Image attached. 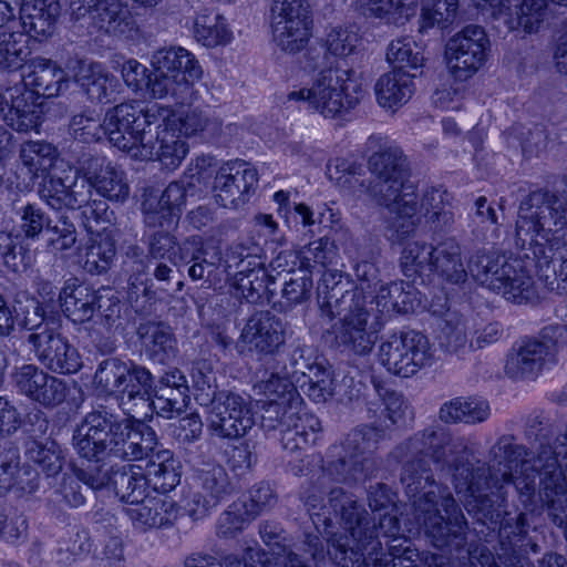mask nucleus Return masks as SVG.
Returning <instances> with one entry per match:
<instances>
[{
    "label": "nucleus",
    "mask_w": 567,
    "mask_h": 567,
    "mask_svg": "<svg viewBox=\"0 0 567 567\" xmlns=\"http://www.w3.org/2000/svg\"><path fill=\"white\" fill-rule=\"evenodd\" d=\"M465 450L462 439L434 424L415 432L390 453L402 464L401 483L413 499L414 520L437 548L463 547L467 522L449 488L435 482L430 460L452 471L455 492L464 496L467 512L483 524H496L501 517L499 501H504L505 484H514L526 511L533 513L538 508L529 452L513 435L497 439L488 452V464L460 456Z\"/></svg>",
    "instance_id": "1"
},
{
    "label": "nucleus",
    "mask_w": 567,
    "mask_h": 567,
    "mask_svg": "<svg viewBox=\"0 0 567 567\" xmlns=\"http://www.w3.org/2000/svg\"><path fill=\"white\" fill-rule=\"evenodd\" d=\"M518 249L517 256L477 251L468 262L471 275L482 286L516 303L536 297L534 275L549 291L567 296L566 241L534 240L526 248Z\"/></svg>",
    "instance_id": "2"
},
{
    "label": "nucleus",
    "mask_w": 567,
    "mask_h": 567,
    "mask_svg": "<svg viewBox=\"0 0 567 567\" xmlns=\"http://www.w3.org/2000/svg\"><path fill=\"white\" fill-rule=\"evenodd\" d=\"M382 142L383 137L378 135L368 140V147L379 151L368 159L372 181L365 190L372 200L388 209V227L396 240H402L415 231L420 221L417 187L409 179V163L401 147Z\"/></svg>",
    "instance_id": "3"
},
{
    "label": "nucleus",
    "mask_w": 567,
    "mask_h": 567,
    "mask_svg": "<svg viewBox=\"0 0 567 567\" xmlns=\"http://www.w3.org/2000/svg\"><path fill=\"white\" fill-rule=\"evenodd\" d=\"M329 506L340 518L344 534L327 530L330 547L328 554L337 567H404L403 561L392 564L385 554L379 555L381 543L375 536V526L371 525L367 509L342 487L328 491ZM405 567H417L409 563Z\"/></svg>",
    "instance_id": "4"
},
{
    "label": "nucleus",
    "mask_w": 567,
    "mask_h": 567,
    "mask_svg": "<svg viewBox=\"0 0 567 567\" xmlns=\"http://www.w3.org/2000/svg\"><path fill=\"white\" fill-rule=\"evenodd\" d=\"M361 73L341 64L320 70L308 89L292 91L288 101H302L326 118H334L354 109L365 96Z\"/></svg>",
    "instance_id": "5"
},
{
    "label": "nucleus",
    "mask_w": 567,
    "mask_h": 567,
    "mask_svg": "<svg viewBox=\"0 0 567 567\" xmlns=\"http://www.w3.org/2000/svg\"><path fill=\"white\" fill-rule=\"evenodd\" d=\"M171 116L173 110L158 103H122L106 112L104 128L110 142L133 157L135 148L152 133V126L161 128V122L169 121Z\"/></svg>",
    "instance_id": "6"
},
{
    "label": "nucleus",
    "mask_w": 567,
    "mask_h": 567,
    "mask_svg": "<svg viewBox=\"0 0 567 567\" xmlns=\"http://www.w3.org/2000/svg\"><path fill=\"white\" fill-rule=\"evenodd\" d=\"M551 225L559 229L567 226V193H530L519 206L515 230L516 248H526L534 240L561 239L553 234Z\"/></svg>",
    "instance_id": "7"
},
{
    "label": "nucleus",
    "mask_w": 567,
    "mask_h": 567,
    "mask_svg": "<svg viewBox=\"0 0 567 567\" xmlns=\"http://www.w3.org/2000/svg\"><path fill=\"white\" fill-rule=\"evenodd\" d=\"M195 400L207 408L208 430L220 439H239L255 424L250 402L238 393L196 382Z\"/></svg>",
    "instance_id": "8"
},
{
    "label": "nucleus",
    "mask_w": 567,
    "mask_h": 567,
    "mask_svg": "<svg viewBox=\"0 0 567 567\" xmlns=\"http://www.w3.org/2000/svg\"><path fill=\"white\" fill-rule=\"evenodd\" d=\"M210 159L197 158L195 172L190 168L189 173L169 183L156 203L151 199L143 203L144 223L147 228L173 227L177 224L186 199L203 193L202 169L210 165Z\"/></svg>",
    "instance_id": "9"
},
{
    "label": "nucleus",
    "mask_w": 567,
    "mask_h": 567,
    "mask_svg": "<svg viewBox=\"0 0 567 567\" xmlns=\"http://www.w3.org/2000/svg\"><path fill=\"white\" fill-rule=\"evenodd\" d=\"M301 404L267 400L261 414L265 431L280 430L285 450L293 452L313 444L321 430L319 419L312 414H300Z\"/></svg>",
    "instance_id": "10"
},
{
    "label": "nucleus",
    "mask_w": 567,
    "mask_h": 567,
    "mask_svg": "<svg viewBox=\"0 0 567 567\" xmlns=\"http://www.w3.org/2000/svg\"><path fill=\"white\" fill-rule=\"evenodd\" d=\"M76 477L92 491L104 487L113 489L120 501L133 504L142 501L148 494L151 483L147 474L138 465L112 466L110 470L103 465H73Z\"/></svg>",
    "instance_id": "11"
},
{
    "label": "nucleus",
    "mask_w": 567,
    "mask_h": 567,
    "mask_svg": "<svg viewBox=\"0 0 567 567\" xmlns=\"http://www.w3.org/2000/svg\"><path fill=\"white\" fill-rule=\"evenodd\" d=\"M379 357L389 372L409 378L433 363L434 349L426 336L410 330L393 333L383 341Z\"/></svg>",
    "instance_id": "12"
},
{
    "label": "nucleus",
    "mask_w": 567,
    "mask_h": 567,
    "mask_svg": "<svg viewBox=\"0 0 567 567\" xmlns=\"http://www.w3.org/2000/svg\"><path fill=\"white\" fill-rule=\"evenodd\" d=\"M329 453L336 460L329 461L322 467V474L318 478L319 495L307 494L305 496V504L310 512L315 525L321 520V514L313 511L320 507L322 494L326 493L330 482L354 485L365 482L377 471L373 457H352L341 452L337 445L330 447Z\"/></svg>",
    "instance_id": "13"
},
{
    "label": "nucleus",
    "mask_w": 567,
    "mask_h": 567,
    "mask_svg": "<svg viewBox=\"0 0 567 567\" xmlns=\"http://www.w3.org/2000/svg\"><path fill=\"white\" fill-rule=\"evenodd\" d=\"M491 42L485 30L476 24L464 27L446 43V59L455 79L466 80L487 61Z\"/></svg>",
    "instance_id": "14"
},
{
    "label": "nucleus",
    "mask_w": 567,
    "mask_h": 567,
    "mask_svg": "<svg viewBox=\"0 0 567 567\" xmlns=\"http://www.w3.org/2000/svg\"><path fill=\"white\" fill-rule=\"evenodd\" d=\"M310 4L307 0H274L271 29L276 44L284 51L302 50L310 37Z\"/></svg>",
    "instance_id": "15"
},
{
    "label": "nucleus",
    "mask_w": 567,
    "mask_h": 567,
    "mask_svg": "<svg viewBox=\"0 0 567 567\" xmlns=\"http://www.w3.org/2000/svg\"><path fill=\"white\" fill-rule=\"evenodd\" d=\"M257 245L246 247L233 246L226 257V269L236 268L231 286L249 303L262 301L268 290L269 277L262 267Z\"/></svg>",
    "instance_id": "16"
},
{
    "label": "nucleus",
    "mask_w": 567,
    "mask_h": 567,
    "mask_svg": "<svg viewBox=\"0 0 567 567\" xmlns=\"http://www.w3.org/2000/svg\"><path fill=\"white\" fill-rule=\"evenodd\" d=\"M564 333L565 329L560 326L544 328L543 340H527L508 355L505 373L515 380L535 378L545 364L555 361L557 338Z\"/></svg>",
    "instance_id": "17"
},
{
    "label": "nucleus",
    "mask_w": 567,
    "mask_h": 567,
    "mask_svg": "<svg viewBox=\"0 0 567 567\" xmlns=\"http://www.w3.org/2000/svg\"><path fill=\"white\" fill-rule=\"evenodd\" d=\"M10 377L18 393L44 408L60 405L69 392L65 380L49 374L33 363L14 367Z\"/></svg>",
    "instance_id": "18"
},
{
    "label": "nucleus",
    "mask_w": 567,
    "mask_h": 567,
    "mask_svg": "<svg viewBox=\"0 0 567 567\" xmlns=\"http://www.w3.org/2000/svg\"><path fill=\"white\" fill-rule=\"evenodd\" d=\"M257 184L258 174L255 167L244 161L228 162L216 173L214 196L220 206L237 209L249 200Z\"/></svg>",
    "instance_id": "19"
},
{
    "label": "nucleus",
    "mask_w": 567,
    "mask_h": 567,
    "mask_svg": "<svg viewBox=\"0 0 567 567\" xmlns=\"http://www.w3.org/2000/svg\"><path fill=\"white\" fill-rule=\"evenodd\" d=\"M285 326L270 311H257L246 321L236 342L240 354H274L285 344Z\"/></svg>",
    "instance_id": "20"
},
{
    "label": "nucleus",
    "mask_w": 567,
    "mask_h": 567,
    "mask_svg": "<svg viewBox=\"0 0 567 567\" xmlns=\"http://www.w3.org/2000/svg\"><path fill=\"white\" fill-rule=\"evenodd\" d=\"M28 342L32 346L37 360L53 373L73 374L82 368L78 349L53 329L45 328L30 333Z\"/></svg>",
    "instance_id": "21"
},
{
    "label": "nucleus",
    "mask_w": 567,
    "mask_h": 567,
    "mask_svg": "<svg viewBox=\"0 0 567 567\" xmlns=\"http://www.w3.org/2000/svg\"><path fill=\"white\" fill-rule=\"evenodd\" d=\"M80 169L83 173V181L90 185L97 195L116 203H123L130 194V186L123 169L96 155H84L80 161Z\"/></svg>",
    "instance_id": "22"
},
{
    "label": "nucleus",
    "mask_w": 567,
    "mask_h": 567,
    "mask_svg": "<svg viewBox=\"0 0 567 567\" xmlns=\"http://www.w3.org/2000/svg\"><path fill=\"white\" fill-rule=\"evenodd\" d=\"M369 312L364 309V300L347 308L339 324H336V342L344 351L355 355L369 354L377 340L378 333L368 326Z\"/></svg>",
    "instance_id": "23"
},
{
    "label": "nucleus",
    "mask_w": 567,
    "mask_h": 567,
    "mask_svg": "<svg viewBox=\"0 0 567 567\" xmlns=\"http://www.w3.org/2000/svg\"><path fill=\"white\" fill-rule=\"evenodd\" d=\"M175 122L174 114L169 121L161 122V128H155V133L147 135L144 144L135 148L133 158L156 159L169 169L178 167L188 153V145L171 126Z\"/></svg>",
    "instance_id": "24"
},
{
    "label": "nucleus",
    "mask_w": 567,
    "mask_h": 567,
    "mask_svg": "<svg viewBox=\"0 0 567 567\" xmlns=\"http://www.w3.org/2000/svg\"><path fill=\"white\" fill-rule=\"evenodd\" d=\"M37 193L52 209H80L90 199V185L78 176L48 173L38 184Z\"/></svg>",
    "instance_id": "25"
},
{
    "label": "nucleus",
    "mask_w": 567,
    "mask_h": 567,
    "mask_svg": "<svg viewBox=\"0 0 567 567\" xmlns=\"http://www.w3.org/2000/svg\"><path fill=\"white\" fill-rule=\"evenodd\" d=\"M11 104H8L6 96L0 95V113L2 120L12 130L27 133L37 131L41 124L43 114L41 102L27 89L10 90Z\"/></svg>",
    "instance_id": "26"
},
{
    "label": "nucleus",
    "mask_w": 567,
    "mask_h": 567,
    "mask_svg": "<svg viewBox=\"0 0 567 567\" xmlns=\"http://www.w3.org/2000/svg\"><path fill=\"white\" fill-rule=\"evenodd\" d=\"M349 281L337 270H326L318 284V303L322 316L329 320L341 316L348 307L353 306L360 298L364 300L358 290L348 289Z\"/></svg>",
    "instance_id": "27"
},
{
    "label": "nucleus",
    "mask_w": 567,
    "mask_h": 567,
    "mask_svg": "<svg viewBox=\"0 0 567 567\" xmlns=\"http://www.w3.org/2000/svg\"><path fill=\"white\" fill-rule=\"evenodd\" d=\"M135 528L147 530L171 525L177 518L176 503L165 495L150 496L124 508Z\"/></svg>",
    "instance_id": "28"
},
{
    "label": "nucleus",
    "mask_w": 567,
    "mask_h": 567,
    "mask_svg": "<svg viewBox=\"0 0 567 567\" xmlns=\"http://www.w3.org/2000/svg\"><path fill=\"white\" fill-rule=\"evenodd\" d=\"M117 435V460L137 461L148 457L156 450L158 442L155 431L141 422L133 423L124 419L115 427Z\"/></svg>",
    "instance_id": "29"
},
{
    "label": "nucleus",
    "mask_w": 567,
    "mask_h": 567,
    "mask_svg": "<svg viewBox=\"0 0 567 567\" xmlns=\"http://www.w3.org/2000/svg\"><path fill=\"white\" fill-rule=\"evenodd\" d=\"M23 74L24 89L32 92L38 100L58 96L68 89L66 73L54 62L37 56L27 64Z\"/></svg>",
    "instance_id": "30"
},
{
    "label": "nucleus",
    "mask_w": 567,
    "mask_h": 567,
    "mask_svg": "<svg viewBox=\"0 0 567 567\" xmlns=\"http://www.w3.org/2000/svg\"><path fill=\"white\" fill-rule=\"evenodd\" d=\"M259 534L265 543V545L268 547L269 553L276 560L274 563V566L270 559H266V554L261 549H255L252 547H247L244 553L243 559H240L238 556H236L241 561V567H246L245 564H254L258 565V558L255 557V561H252L249 558H246V553L248 549H252L254 551L261 553V564L265 565V567H289L290 560L292 557H295L299 561H303L301 557L292 551L291 545L289 539L287 538L286 533L284 529L276 523L272 522H265L259 527Z\"/></svg>",
    "instance_id": "31"
},
{
    "label": "nucleus",
    "mask_w": 567,
    "mask_h": 567,
    "mask_svg": "<svg viewBox=\"0 0 567 567\" xmlns=\"http://www.w3.org/2000/svg\"><path fill=\"white\" fill-rule=\"evenodd\" d=\"M61 310L73 322L89 321L101 301L97 292L85 284H78L76 278H71L64 282L59 292Z\"/></svg>",
    "instance_id": "32"
},
{
    "label": "nucleus",
    "mask_w": 567,
    "mask_h": 567,
    "mask_svg": "<svg viewBox=\"0 0 567 567\" xmlns=\"http://www.w3.org/2000/svg\"><path fill=\"white\" fill-rule=\"evenodd\" d=\"M414 76L415 74L399 69L382 74L374 85L379 105L392 110L408 103L414 93Z\"/></svg>",
    "instance_id": "33"
},
{
    "label": "nucleus",
    "mask_w": 567,
    "mask_h": 567,
    "mask_svg": "<svg viewBox=\"0 0 567 567\" xmlns=\"http://www.w3.org/2000/svg\"><path fill=\"white\" fill-rule=\"evenodd\" d=\"M59 13L58 0H22L20 20L23 31L33 38L49 35Z\"/></svg>",
    "instance_id": "34"
},
{
    "label": "nucleus",
    "mask_w": 567,
    "mask_h": 567,
    "mask_svg": "<svg viewBox=\"0 0 567 567\" xmlns=\"http://www.w3.org/2000/svg\"><path fill=\"white\" fill-rule=\"evenodd\" d=\"M136 334L150 360L166 363L174 355L175 339L167 324L159 321L141 322Z\"/></svg>",
    "instance_id": "35"
},
{
    "label": "nucleus",
    "mask_w": 567,
    "mask_h": 567,
    "mask_svg": "<svg viewBox=\"0 0 567 567\" xmlns=\"http://www.w3.org/2000/svg\"><path fill=\"white\" fill-rule=\"evenodd\" d=\"M124 419L120 417L105 405H97L89 412L72 436L74 450L90 445L91 441L104 437L115 431Z\"/></svg>",
    "instance_id": "36"
},
{
    "label": "nucleus",
    "mask_w": 567,
    "mask_h": 567,
    "mask_svg": "<svg viewBox=\"0 0 567 567\" xmlns=\"http://www.w3.org/2000/svg\"><path fill=\"white\" fill-rule=\"evenodd\" d=\"M430 270L452 285L466 281L467 271L462 261L461 245L455 238H447L434 247Z\"/></svg>",
    "instance_id": "37"
},
{
    "label": "nucleus",
    "mask_w": 567,
    "mask_h": 567,
    "mask_svg": "<svg viewBox=\"0 0 567 567\" xmlns=\"http://www.w3.org/2000/svg\"><path fill=\"white\" fill-rule=\"evenodd\" d=\"M528 460L534 468L529 472L539 476L538 488L543 487L545 478L556 474L566 480L563 468L567 470V425L565 432L556 437L554 444H542L537 456L533 460L528 457Z\"/></svg>",
    "instance_id": "38"
},
{
    "label": "nucleus",
    "mask_w": 567,
    "mask_h": 567,
    "mask_svg": "<svg viewBox=\"0 0 567 567\" xmlns=\"http://www.w3.org/2000/svg\"><path fill=\"white\" fill-rule=\"evenodd\" d=\"M419 212H423L426 221L437 230H450L455 221L453 196L439 187H430L423 193Z\"/></svg>",
    "instance_id": "39"
},
{
    "label": "nucleus",
    "mask_w": 567,
    "mask_h": 567,
    "mask_svg": "<svg viewBox=\"0 0 567 567\" xmlns=\"http://www.w3.org/2000/svg\"><path fill=\"white\" fill-rule=\"evenodd\" d=\"M151 455L146 474L152 489L164 495L179 484L181 462L169 450H155Z\"/></svg>",
    "instance_id": "40"
},
{
    "label": "nucleus",
    "mask_w": 567,
    "mask_h": 567,
    "mask_svg": "<svg viewBox=\"0 0 567 567\" xmlns=\"http://www.w3.org/2000/svg\"><path fill=\"white\" fill-rule=\"evenodd\" d=\"M487 401L477 398H455L442 404L439 419L446 424H477L489 417Z\"/></svg>",
    "instance_id": "41"
},
{
    "label": "nucleus",
    "mask_w": 567,
    "mask_h": 567,
    "mask_svg": "<svg viewBox=\"0 0 567 567\" xmlns=\"http://www.w3.org/2000/svg\"><path fill=\"white\" fill-rule=\"evenodd\" d=\"M75 81L92 102L110 101L117 86V80L99 63L82 62Z\"/></svg>",
    "instance_id": "42"
},
{
    "label": "nucleus",
    "mask_w": 567,
    "mask_h": 567,
    "mask_svg": "<svg viewBox=\"0 0 567 567\" xmlns=\"http://www.w3.org/2000/svg\"><path fill=\"white\" fill-rule=\"evenodd\" d=\"M355 8L365 17L402 25L414 16L416 0H357Z\"/></svg>",
    "instance_id": "43"
},
{
    "label": "nucleus",
    "mask_w": 567,
    "mask_h": 567,
    "mask_svg": "<svg viewBox=\"0 0 567 567\" xmlns=\"http://www.w3.org/2000/svg\"><path fill=\"white\" fill-rule=\"evenodd\" d=\"M126 374L124 381L118 388L116 398L120 400V405L126 409L133 401H140L145 404L152 396L153 375L148 369L140 365L131 360L126 361Z\"/></svg>",
    "instance_id": "44"
},
{
    "label": "nucleus",
    "mask_w": 567,
    "mask_h": 567,
    "mask_svg": "<svg viewBox=\"0 0 567 567\" xmlns=\"http://www.w3.org/2000/svg\"><path fill=\"white\" fill-rule=\"evenodd\" d=\"M93 11L96 28L107 34L123 35L135 28L131 11L118 0L102 1Z\"/></svg>",
    "instance_id": "45"
},
{
    "label": "nucleus",
    "mask_w": 567,
    "mask_h": 567,
    "mask_svg": "<svg viewBox=\"0 0 567 567\" xmlns=\"http://www.w3.org/2000/svg\"><path fill=\"white\" fill-rule=\"evenodd\" d=\"M389 426L374 422L353 429L341 445H337L341 452L349 456L361 458L372 457L371 453L378 447L380 441L388 436Z\"/></svg>",
    "instance_id": "46"
},
{
    "label": "nucleus",
    "mask_w": 567,
    "mask_h": 567,
    "mask_svg": "<svg viewBox=\"0 0 567 567\" xmlns=\"http://www.w3.org/2000/svg\"><path fill=\"white\" fill-rule=\"evenodd\" d=\"M415 288L406 281H393L382 286L374 302L380 313L409 312L414 308Z\"/></svg>",
    "instance_id": "47"
},
{
    "label": "nucleus",
    "mask_w": 567,
    "mask_h": 567,
    "mask_svg": "<svg viewBox=\"0 0 567 567\" xmlns=\"http://www.w3.org/2000/svg\"><path fill=\"white\" fill-rule=\"evenodd\" d=\"M195 39L207 48L225 45L233 39V32L224 17L205 10L194 21Z\"/></svg>",
    "instance_id": "48"
},
{
    "label": "nucleus",
    "mask_w": 567,
    "mask_h": 567,
    "mask_svg": "<svg viewBox=\"0 0 567 567\" xmlns=\"http://www.w3.org/2000/svg\"><path fill=\"white\" fill-rule=\"evenodd\" d=\"M196 486L218 504L233 493V484L224 466L206 463L196 470Z\"/></svg>",
    "instance_id": "49"
},
{
    "label": "nucleus",
    "mask_w": 567,
    "mask_h": 567,
    "mask_svg": "<svg viewBox=\"0 0 567 567\" xmlns=\"http://www.w3.org/2000/svg\"><path fill=\"white\" fill-rule=\"evenodd\" d=\"M58 157L56 147L45 141H28L20 147V159L34 176L48 174Z\"/></svg>",
    "instance_id": "50"
},
{
    "label": "nucleus",
    "mask_w": 567,
    "mask_h": 567,
    "mask_svg": "<svg viewBox=\"0 0 567 567\" xmlns=\"http://www.w3.org/2000/svg\"><path fill=\"white\" fill-rule=\"evenodd\" d=\"M31 51L23 32H0V69L17 71L28 61Z\"/></svg>",
    "instance_id": "51"
},
{
    "label": "nucleus",
    "mask_w": 567,
    "mask_h": 567,
    "mask_svg": "<svg viewBox=\"0 0 567 567\" xmlns=\"http://www.w3.org/2000/svg\"><path fill=\"white\" fill-rule=\"evenodd\" d=\"M25 457L37 464L48 476L58 475L64 463L61 446L54 441H30L27 444Z\"/></svg>",
    "instance_id": "52"
},
{
    "label": "nucleus",
    "mask_w": 567,
    "mask_h": 567,
    "mask_svg": "<svg viewBox=\"0 0 567 567\" xmlns=\"http://www.w3.org/2000/svg\"><path fill=\"white\" fill-rule=\"evenodd\" d=\"M19 231L27 239H39L50 226V216L42 206L34 202L21 203L14 207Z\"/></svg>",
    "instance_id": "53"
},
{
    "label": "nucleus",
    "mask_w": 567,
    "mask_h": 567,
    "mask_svg": "<svg viewBox=\"0 0 567 567\" xmlns=\"http://www.w3.org/2000/svg\"><path fill=\"white\" fill-rule=\"evenodd\" d=\"M255 390L258 394L265 395L267 400L301 404V396L287 374L280 375L278 372H271L267 378L264 375L255 384Z\"/></svg>",
    "instance_id": "54"
},
{
    "label": "nucleus",
    "mask_w": 567,
    "mask_h": 567,
    "mask_svg": "<svg viewBox=\"0 0 567 567\" xmlns=\"http://www.w3.org/2000/svg\"><path fill=\"white\" fill-rule=\"evenodd\" d=\"M386 60L393 65V70H417L423 65L421 49L411 38L392 40L388 45Z\"/></svg>",
    "instance_id": "55"
},
{
    "label": "nucleus",
    "mask_w": 567,
    "mask_h": 567,
    "mask_svg": "<svg viewBox=\"0 0 567 567\" xmlns=\"http://www.w3.org/2000/svg\"><path fill=\"white\" fill-rule=\"evenodd\" d=\"M126 373V361L107 358L99 363L93 384L99 392L116 396Z\"/></svg>",
    "instance_id": "56"
},
{
    "label": "nucleus",
    "mask_w": 567,
    "mask_h": 567,
    "mask_svg": "<svg viewBox=\"0 0 567 567\" xmlns=\"http://www.w3.org/2000/svg\"><path fill=\"white\" fill-rule=\"evenodd\" d=\"M115 257V244L110 235L99 234L87 247L84 269L93 275L105 272Z\"/></svg>",
    "instance_id": "57"
},
{
    "label": "nucleus",
    "mask_w": 567,
    "mask_h": 567,
    "mask_svg": "<svg viewBox=\"0 0 567 567\" xmlns=\"http://www.w3.org/2000/svg\"><path fill=\"white\" fill-rule=\"evenodd\" d=\"M458 0H424L421 14V31L435 25L446 28L457 18Z\"/></svg>",
    "instance_id": "58"
},
{
    "label": "nucleus",
    "mask_w": 567,
    "mask_h": 567,
    "mask_svg": "<svg viewBox=\"0 0 567 567\" xmlns=\"http://www.w3.org/2000/svg\"><path fill=\"white\" fill-rule=\"evenodd\" d=\"M147 86L156 99L172 96L178 103H185L192 95V86L183 81H178L174 75L161 74L156 69L150 74Z\"/></svg>",
    "instance_id": "59"
},
{
    "label": "nucleus",
    "mask_w": 567,
    "mask_h": 567,
    "mask_svg": "<svg viewBox=\"0 0 567 567\" xmlns=\"http://www.w3.org/2000/svg\"><path fill=\"white\" fill-rule=\"evenodd\" d=\"M179 132L186 135L206 133L208 136H216L221 132V121L210 110L192 109L178 117Z\"/></svg>",
    "instance_id": "60"
},
{
    "label": "nucleus",
    "mask_w": 567,
    "mask_h": 567,
    "mask_svg": "<svg viewBox=\"0 0 567 567\" xmlns=\"http://www.w3.org/2000/svg\"><path fill=\"white\" fill-rule=\"evenodd\" d=\"M434 247L421 241L408 243L400 257L401 269L406 277L431 268Z\"/></svg>",
    "instance_id": "61"
},
{
    "label": "nucleus",
    "mask_w": 567,
    "mask_h": 567,
    "mask_svg": "<svg viewBox=\"0 0 567 567\" xmlns=\"http://www.w3.org/2000/svg\"><path fill=\"white\" fill-rule=\"evenodd\" d=\"M308 379L302 384L306 394L316 403L326 402L333 395L332 372L322 363L316 364L303 374Z\"/></svg>",
    "instance_id": "62"
},
{
    "label": "nucleus",
    "mask_w": 567,
    "mask_h": 567,
    "mask_svg": "<svg viewBox=\"0 0 567 567\" xmlns=\"http://www.w3.org/2000/svg\"><path fill=\"white\" fill-rule=\"evenodd\" d=\"M300 268L311 275L317 267L326 268L336 257L332 243L327 238H320L303 247L300 252Z\"/></svg>",
    "instance_id": "63"
},
{
    "label": "nucleus",
    "mask_w": 567,
    "mask_h": 567,
    "mask_svg": "<svg viewBox=\"0 0 567 567\" xmlns=\"http://www.w3.org/2000/svg\"><path fill=\"white\" fill-rule=\"evenodd\" d=\"M252 519H255V517L250 515L248 506L245 503L240 499L234 502L228 509L220 515L217 524V534L224 538L235 537Z\"/></svg>",
    "instance_id": "64"
}]
</instances>
